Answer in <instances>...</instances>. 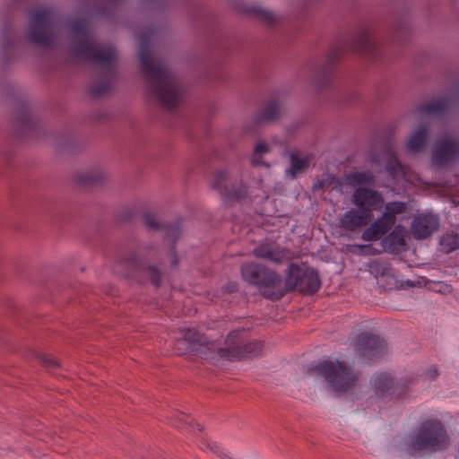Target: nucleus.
<instances>
[{
    "instance_id": "15",
    "label": "nucleus",
    "mask_w": 459,
    "mask_h": 459,
    "mask_svg": "<svg viewBox=\"0 0 459 459\" xmlns=\"http://www.w3.org/2000/svg\"><path fill=\"white\" fill-rule=\"evenodd\" d=\"M439 220L432 214H420L411 222V234L416 239H425L438 229Z\"/></svg>"
},
{
    "instance_id": "10",
    "label": "nucleus",
    "mask_w": 459,
    "mask_h": 459,
    "mask_svg": "<svg viewBox=\"0 0 459 459\" xmlns=\"http://www.w3.org/2000/svg\"><path fill=\"white\" fill-rule=\"evenodd\" d=\"M355 351L366 360L379 359L385 354L386 342L377 334L362 332L356 338Z\"/></svg>"
},
{
    "instance_id": "9",
    "label": "nucleus",
    "mask_w": 459,
    "mask_h": 459,
    "mask_svg": "<svg viewBox=\"0 0 459 459\" xmlns=\"http://www.w3.org/2000/svg\"><path fill=\"white\" fill-rule=\"evenodd\" d=\"M243 331H231L226 338L227 347L218 348V357L229 360L233 359H249L262 354L264 344L262 342L254 341L247 343H241L238 340Z\"/></svg>"
},
{
    "instance_id": "8",
    "label": "nucleus",
    "mask_w": 459,
    "mask_h": 459,
    "mask_svg": "<svg viewBox=\"0 0 459 459\" xmlns=\"http://www.w3.org/2000/svg\"><path fill=\"white\" fill-rule=\"evenodd\" d=\"M321 279L318 272L307 265L290 263L285 277V294L298 290L304 295H313L319 290Z\"/></svg>"
},
{
    "instance_id": "53",
    "label": "nucleus",
    "mask_w": 459,
    "mask_h": 459,
    "mask_svg": "<svg viewBox=\"0 0 459 459\" xmlns=\"http://www.w3.org/2000/svg\"><path fill=\"white\" fill-rule=\"evenodd\" d=\"M99 14H100L101 16L102 15H105L106 14V12L105 11H102V12H100Z\"/></svg>"
},
{
    "instance_id": "51",
    "label": "nucleus",
    "mask_w": 459,
    "mask_h": 459,
    "mask_svg": "<svg viewBox=\"0 0 459 459\" xmlns=\"http://www.w3.org/2000/svg\"><path fill=\"white\" fill-rule=\"evenodd\" d=\"M195 427L200 432L203 431V427L199 423H195Z\"/></svg>"
},
{
    "instance_id": "5",
    "label": "nucleus",
    "mask_w": 459,
    "mask_h": 459,
    "mask_svg": "<svg viewBox=\"0 0 459 459\" xmlns=\"http://www.w3.org/2000/svg\"><path fill=\"white\" fill-rule=\"evenodd\" d=\"M449 445L450 437L444 423L437 418H429L419 424L406 443V451L411 456L422 452L434 454L447 449Z\"/></svg>"
},
{
    "instance_id": "18",
    "label": "nucleus",
    "mask_w": 459,
    "mask_h": 459,
    "mask_svg": "<svg viewBox=\"0 0 459 459\" xmlns=\"http://www.w3.org/2000/svg\"><path fill=\"white\" fill-rule=\"evenodd\" d=\"M55 13L52 8L31 9L29 11V26L27 29H51Z\"/></svg>"
},
{
    "instance_id": "39",
    "label": "nucleus",
    "mask_w": 459,
    "mask_h": 459,
    "mask_svg": "<svg viewBox=\"0 0 459 459\" xmlns=\"http://www.w3.org/2000/svg\"><path fill=\"white\" fill-rule=\"evenodd\" d=\"M143 222L144 227L149 230H161L162 225L157 218V215L152 212H145L143 215Z\"/></svg>"
},
{
    "instance_id": "41",
    "label": "nucleus",
    "mask_w": 459,
    "mask_h": 459,
    "mask_svg": "<svg viewBox=\"0 0 459 459\" xmlns=\"http://www.w3.org/2000/svg\"><path fill=\"white\" fill-rule=\"evenodd\" d=\"M227 173L225 171H218L214 175V180L212 183V188L219 191L223 190V186L226 185Z\"/></svg>"
},
{
    "instance_id": "43",
    "label": "nucleus",
    "mask_w": 459,
    "mask_h": 459,
    "mask_svg": "<svg viewBox=\"0 0 459 459\" xmlns=\"http://www.w3.org/2000/svg\"><path fill=\"white\" fill-rule=\"evenodd\" d=\"M410 31L411 30H394V33L392 37L395 41H407L410 37V33H409Z\"/></svg>"
},
{
    "instance_id": "29",
    "label": "nucleus",
    "mask_w": 459,
    "mask_h": 459,
    "mask_svg": "<svg viewBox=\"0 0 459 459\" xmlns=\"http://www.w3.org/2000/svg\"><path fill=\"white\" fill-rule=\"evenodd\" d=\"M389 157L385 162V170L388 172L390 176L393 178H397L403 176L404 174V167L399 159L396 157L395 153L389 148L388 149Z\"/></svg>"
},
{
    "instance_id": "4",
    "label": "nucleus",
    "mask_w": 459,
    "mask_h": 459,
    "mask_svg": "<svg viewBox=\"0 0 459 459\" xmlns=\"http://www.w3.org/2000/svg\"><path fill=\"white\" fill-rule=\"evenodd\" d=\"M160 260L158 250L150 246L121 257L118 264L124 269L126 278L135 280L141 284L150 281L159 289L162 283V272L158 264L152 263H159Z\"/></svg>"
},
{
    "instance_id": "49",
    "label": "nucleus",
    "mask_w": 459,
    "mask_h": 459,
    "mask_svg": "<svg viewBox=\"0 0 459 459\" xmlns=\"http://www.w3.org/2000/svg\"><path fill=\"white\" fill-rule=\"evenodd\" d=\"M171 266H177L178 264V255H177V251H173L171 249Z\"/></svg>"
},
{
    "instance_id": "23",
    "label": "nucleus",
    "mask_w": 459,
    "mask_h": 459,
    "mask_svg": "<svg viewBox=\"0 0 459 459\" xmlns=\"http://www.w3.org/2000/svg\"><path fill=\"white\" fill-rule=\"evenodd\" d=\"M54 30H29L27 39L40 48H49L54 45Z\"/></svg>"
},
{
    "instance_id": "28",
    "label": "nucleus",
    "mask_w": 459,
    "mask_h": 459,
    "mask_svg": "<svg viewBox=\"0 0 459 459\" xmlns=\"http://www.w3.org/2000/svg\"><path fill=\"white\" fill-rule=\"evenodd\" d=\"M182 219H178L173 223L163 224L161 230H165V238L170 240L172 250L175 251V246L182 234Z\"/></svg>"
},
{
    "instance_id": "42",
    "label": "nucleus",
    "mask_w": 459,
    "mask_h": 459,
    "mask_svg": "<svg viewBox=\"0 0 459 459\" xmlns=\"http://www.w3.org/2000/svg\"><path fill=\"white\" fill-rule=\"evenodd\" d=\"M65 29H89V21L86 18L73 20Z\"/></svg>"
},
{
    "instance_id": "1",
    "label": "nucleus",
    "mask_w": 459,
    "mask_h": 459,
    "mask_svg": "<svg viewBox=\"0 0 459 459\" xmlns=\"http://www.w3.org/2000/svg\"><path fill=\"white\" fill-rule=\"evenodd\" d=\"M139 60L140 68L149 81L148 91L152 94L166 110L176 108L180 100L179 82L169 69L151 56V37L156 30H140Z\"/></svg>"
},
{
    "instance_id": "48",
    "label": "nucleus",
    "mask_w": 459,
    "mask_h": 459,
    "mask_svg": "<svg viewBox=\"0 0 459 459\" xmlns=\"http://www.w3.org/2000/svg\"><path fill=\"white\" fill-rule=\"evenodd\" d=\"M133 217V213L131 211H125L124 212H122L119 216V220L120 221H130Z\"/></svg>"
},
{
    "instance_id": "27",
    "label": "nucleus",
    "mask_w": 459,
    "mask_h": 459,
    "mask_svg": "<svg viewBox=\"0 0 459 459\" xmlns=\"http://www.w3.org/2000/svg\"><path fill=\"white\" fill-rule=\"evenodd\" d=\"M440 250L448 255L459 249V234L454 231L445 233L439 240Z\"/></svg>"
},
{
    "instance_id": "45",
    "label": "nucleus",
    "mask_w": 459,
    "mask_h": 459,
    "mask_svg": "<svg viewBox=\"0 0 459 459\" xmlns=\"http://www.w3.org/2000/svg\"><path fill=\"white\" fill-rule=\"evenodd\" d=\"M223 290L227 293H234L238 291V284L236 282H229L223 287Z\"/></svg>"
},
{
    "instance_id": "17",
    "label": "nucleus",
    "mask_w": 459,
    "mask_h": 459,
    "mask_svg": "<svg viewBox=\"0 0 459 459\" xmlns=\"http://www.w3.org/2000/svg\"><path fill=\"white\" fill-rule=\"evenodd\" d=\"M394 225V221H391L390 217L383 213L382 216L374 221L369 227L362 232L361 238L364 241L379 240Z\"/></svg>"
},
{
    "instance_id": "36",
    "label": "nucleus",
    "mask_w": 459,
    "mask_h": 459,
    "mask_svg": "<svg viewBox=\"0 0 459 459\" xmlns=\"http://www.w3.org/2000/svg\"><path fill=\"white\" fill-rule=\"evenodd\" d=\"M268 152H269V147L267 146V144L265 143H263V142L257 143L254 149V152H253V157H252V160H251L252 165L253 166L269 167V164L263 161L261 159V155L267 153Z\"/></svg>"
},
{
    "instance_id": "31",
    "label": "nucleus",
    "mask_w": 459,
    "mask_h": 459,
    "mask_svg": "<svg viewBox=\"0 0 459 459\" xmlns=\"http://www.w3.org/2000/svg\"><path fill=\"white\" fill-rule=\"evenodd\" d=\"M290 168L289 173L292 178L297 174L305 172L309 167V160L307 158H300L298 153L292 152L290 155Z\"/></svg>"
},
{
    "instance_id": "35",
    "label": "nucleus",
    "mask_w": 459,
    "mask_h": 459,
    "mask_svg": "<svg viewBox=\"0 0 459 459\" xmlns=\"http://www.w3.org/2000/svg\"><path fill=\"white\" fill-rule=\"evenodd\" d=\"M407 209V204L404 202H390L385 204L384 214L390 217L394 223L396 221V215L404 212Z\"/></svg>"
},
{
    "instance_id": "33",
    "label": "nucleus",
    "mask_w": 459,
    "mask_h": 459,
    "mask_svg": "<svg viewBox=\"0 0 459 459\" xmlns=\"http://www.w3.org/2000/svg\"><path fill=\"white\" fill-rule=\"evenodd\" d=\"M16 46V39L13 36V30H4L2 37L3 58L9 61L12 58V53Z\"/></svg>"
},
{
    "instance_id": "7",
    "label": "nucleus",
    "mask_w": 459,
    "mask_h": 459,
    "mask_svg": "<svg viewBox=\"0 0 459 459\" xmlns=\"http://www.w3.org/2000/svg\"><path fill=\"white\" fill-rule=\"evenodd\" d=\"M240 273L243 280L255 286L264 299L277 301L284 297L285 291L279 288L281 276L264 264L247 262L241 264Z\"/></svg>"
},
{
    "instance_id": "25",
    "label": "nucleus",
    "mask_w": 459,
    "mask_h": 459,
    "mask_svg": "<svg viewBox=\"0 0 459 459\" xmlns=\"http://www.w3.org/2000/svg\"><path fill=\"white\" fill-rule=\"evenodd\" d=\"M405 231L402 225H397L394 230L385 237V243L391 250H396L399 247H403L406 244Z\"/></svg>"
},
{
    "instance_id": "13",
    "label": "nucleus",
    "mask_w": 459,
    "mask_h": 459,
    "mask_svg": "<svg viewBox=\"0 0 459 459\" xmlns=\"http://www.w3.org/2000/svg\"><path fill=\"white\" fill-rule=\"evenodd\" d=\"M253 255L259 259L282 264L290 259V251L280 247L274 242H262L254 250Z\"/></svg>"
},
{
    "instance_id": "52",
    "label": "nucleus",
    "mask_w": 459,
    "mask_h": 459,
    "mask_svg": "<svg viewBox=\"0 0 459 459\" xmlns=\"http://www.w3.org/2000/svg\"><path fill=\"white\" fill-rule=\"evenodd\" d=\"M211 449L213 451V453H218L216 449H218V447L216 446H214V449L213 447H211Z\"/></svg>"
},
{
    "instance_id": "16",
    "label": "nucleus",
    "mask_w": 459,
    "mask_h": 459,
    "mask_svg": "<svg viewBox=\"0 0 459 459\" xmlns=\"http://www.w3.org/2000/svg\"><path fill=\"white\" fill-rule=\"evenodd\" d=\"M371 220L368 214L361 212L359 209L351 208L340 216L339 225L346 231L355 232L368 225Z\"/></svg>"
},
{
    "instance_id": "11",
    "label": "nucleus",
    "mask_w": 459,
    "mask_h": 459,
    "mask_svg": "<svg viewBox=\"0 0 459 459\" xmlns=\"http://www.w3.org/2000/svg\"><path fill=\"white\" fill-rule=\"evenodd\" d=\"M182 339L188 343V349L194 355L205 360H214L218 357V348L215 347V343L209 341L198 330L184 329Z\"/></svg>"
},
{
    "instance_id": "50",
    "label": "nucleus",
    "mask_w": 459,
    "mask_h": 459,
    "mask_svg": "<svg viewBox=\"0 0 459 459\" xmlns=\"http://www.w3.org/2000/svg\"><path fill=\"white\" fill-rule=\"evenodd\" d=\"M325 182L324 180H319L316 184H315L314 186V190L316 189H320V188H325Z\"/></svg>"
},
{
    "instance_id": "20",
    "label": "nucleus",
    "mask_w": 459,
    "mask_h": 459,
    "mask_svg": "<svg viewBox=\"0 0 459 459\" xmlns=\"http://www.w3.org/2000/svg\"><path fill=\"white\" fill-rule=\"evenodd\" d=\"M280 115V103L276 100H271L267 101L261 108L258 109L254 120L256 125L267 122H273L279 118Z\"/></svg>"
},
{
    "instance_id": "24",
    "label": "nucleus",
    "mask_w": 459,
    "mask_h": 459,
    "mask_svg": "<svg viewBox=\"0 0 459 459\" xmlns=\"http://www.w3.org/2000/svg\"><path fill=\"white\" fill-rule=\"evenodd\" d=\"M16 124L22 131H30L37 126V122L30 116L26 103H22L17 111Z\"/></svg>"
},
{
    "instance_id": "32",
    "label": "nucleus",
    "mask_w": 459,
    "mask_h": 459,
    "mask_svg": "<svg viewBox=\"0 0 459 459\" xmlns=\"http://www.w3.org/2000/svg\"><path fill=\"white\" fill-rule=\"evenodd\" d=\"M104 179L105 176L100 171H87L76 176V182L82 186H96Z\"/></svg>"
},
{
    "instance_id": "38",
    "label": "nucleus",
    "mask_w": 459,
    "mask_h": 459,
    "mask_svg": "<svg viewBox=\"0 0 459 459\" xmlns=\"http://www.w3.org/2000/svg\"><path fill=\"white\" fill-rule=\"evenodd\" d=\"M39 362L49 371H55L60 368V363L51 355L48 354H37Z\"/></svg>"
},
{
    "instance_id": "21",
    "label": "nucleus",
    "mask_w": 459,
    "mask_h": 459,
    "mask_svg": "<svg viewBox=\"0 0 459 459\" xmlns=\"http://www.w3.org/2000/svg\"><path fill=\"white\" fill-rule=\"evenodd\" d=\"M459 153V144L450 139L443 140L434 152V159L441 163H446Z\"/></svg>"
},
{
    "instance_id": "37",
    "label": "nucleus",
    "mask_w": 459,
    "mask_h": 459,
    "mask_svg": "<svg viewBox=\"0 0 459 459\" xmlns=\"http://www.w3.org/2000/svg\"><path fill=\"white\" fill-rule=\"evenodd\" d=\"M248 13L256 16L259 20L264 22L265 24L272 25L274 22L273 14L266 10L257 6H253L248 10Z\"/></svg>"
},
{
    "instance_id": "14",
    "label": "nucleus",
    "mask_w": 459,
    "mask_h": 459,
    "mask_svg": "<svg viewBox=\"0 0 459 459\" xmlns=\"http://www.w3.org/2000/svg\"><path fill=\"white\" fill-rule=\"evenodd\" d=\"M455 103H459V84L453 87L446 98L419 105L417 112L429 115H442Z\"/></svg>"
},
{
    "instance_id": "40",
    "label": "nucleus",
    "mask_w": 459,
    "mask_h": 459,
    "mask_svg": "<svg viewBox=\"0 0 459 459\" xmlns=\"http://www.w3.org/2000/svg\"><path fill=\"white\" fill-rule=\"evenodd\" d=\"M193 419L189 415H186L182 412H178L172 418V425L175 428L183 429L184 426L189 425L192 426Z\"/></svg>"
},
{
    "instance_id": "3",
    "label": "nucleus",
    "mask_w": 459,
    "mask_h": 459,
    "mask_svg": "<svg viewBox=\"0 0 459 459\" xmlns=\"http://www.w3.org/2000/svg\"><path fill=\"white\" fill-rule=\"evenodd\" d=\"M72 40L70 53L74 58L102 65L100 80L95 81L89 91L91 98L103 97L111 90L116 77L117 51L111 47H101L92 35L93 30H68Z\"/></svg>"
},
{
    "instance_id": "22",
    "label": "nucleus",
    "mask_w": 459,
    "mask_h": 459,
    "mask_svg": "<svg viewBox=\"0 0 459 459\" xmlns=\"http://www.w3.org/2000/svg\"><path fill=\"white\" fill-rule=\"evenodd\" d=\"M247 186L240 180L225 185L223 190H221V195L227 202H239L247 197Z\"/></svg>"
},
{
    "instance_id": "12",
    "label": "nucleus",
    "mask_w": 459,
    "mask_h": 459,
    "mask_svg": "<svg viewBox=\"0 0 459 459\" xmlns=\"http://www.w3.org/2000/svg\"><path fill=\"white\" fill-rule=\"evenodd\" d=\"M353 204L361 212L373 218V211L382 208L384 199L377 191L367 187H359L353 194Z\"/></svg>"
},
{
    "instance_id": "46",
    "label": "nucleus",
    "mask_w": 459,
    "mask_h": 459,
    "mask_svg": "<svg viewBox=\"0 0 459 459\" xmlns=\"http://www.w3.org/2000/svg\"><path fill=\"white\" fill-rule=\"evenodd\" d=\"M427 377H429L430 379H436L438 376V370L437 367L433 366L427 369L426 371Z\"/></svg>"
},
{
    "instance_id": "34",
    "label": "nucleus",
    "mask_w": 459,
    "mask_h": 459,
    "mask_svg": "<svg viewBox=\"0 0 459 459\" xmlns=\"http://www.w3.org/2000/svg\"><path fill=\"white\" fill-rule=\"evenodd\" d=\"M349 178L352 185L373 186L375 184V176L369 170L353 172Z\"/></svg>"
},
{
    "instance_id": "6",
    "label": "nucleus",
    "mask_w": 459,
    "mask_h": 459,
    "mask_svg": "<svg viewBox=\"0 0 459 459\" xmlns=\"http://www.w3.org/2000/svg\"><path fill=\"white\" fill-rule=\"evenodd\" d=\"M307 375L322 377L338 394L353 389L359 378V372L353 367L339 359L320 361L309 367Z\"/></svg>"
},
{
    "instance_id": "19",
    "label": "nucleus",
    "mask_w": 459,
    "mask_h": 459,
    "mask_svg": "<svg viewBox=\"0 0 459 459\" xmlns=\"http://www.w3.org/2000/svg\"><path fill=\"white\" fill-rule=\"evenodd\" d=\"M394 377L387 372H381L375 376L373 379V390L379 398H394Z\"/></svg>"
},
{
    "instance_id": "2",
    "label": "nucleus",
    "mask_w": 459,
    "mask_h": 459,
    "mask_svg": "<svg viewBox=\"0 0 459 459\" xmlns=\"http://www.w3.org/2000/svg\"><path fill=\"white\" fill-rule=\"evenodd\" d=\"M368 31L357 30L347 39H338L330 47L325 59L316 70L313 77L316 89L322 90L331 84L339 61L347 53L358 54L375 63L384 59L383 46Z\"/></svg>"
},
{
    "instance_id": "44",
    "label": "nucleus",
    "mask_w": 459,
    "mask_h": 459,
    "mask_svg": "<svg viewBox=\"0 0 459 459\" xmlns=\"http://www.w3.org/2000/svg\"><path fill=\"white\" fill-rule=\"evenodd\" d=\"M144 3L153 4L157 7H164L169 3V0H143Z\"/></svg>"
},
{
    "instance_id": "47",
    "label": "nucleus",
    "mask_w": 459,
    "mask_h": 459,
    "mask_svg": "<svg viewBox=\"0 0 459 459\" xmlns=\"http://www.w3.org/2000/svg\"><path fill=\"white\" fill-rule=\"evenodd\" d=\"M209 80L212 82H221L223 80V74L221 70L216 71L212 76L209 77Z\"/></svg>"
},
{
    "instance_id": "30",
    "label": "nucleus",
    "mask_w": 459,
    "mask_h": 459,
    "mask_svg": "<svg viewBox=\"0 0 459 459\" xmlns=\"http://www.w3.org/2000/svg\"><path fill=\"white\" fill-rule=\"evenodd\" d=\"M416 378L412 376H406L400 378L399 381L394 384V398L403 399L409 392L410 386L414 385Z\"/></svg>"
},
{
    "instance_id": "26",
    "label": "nucleus",
    "mask_w": 459,
    "mask_h": 459,
    "mask_svg": "<svg viewBox=\"0 0 459 459\" xmlns=\"http://www.w3.org/2000/svg\"><path fill=\"white\" fill-rule=\"evenodd\" d=\"M427 133V126H420V128L410 137L407 143V149L411 152H420L426 143Z\"/></svg>"
}]
</instances>
